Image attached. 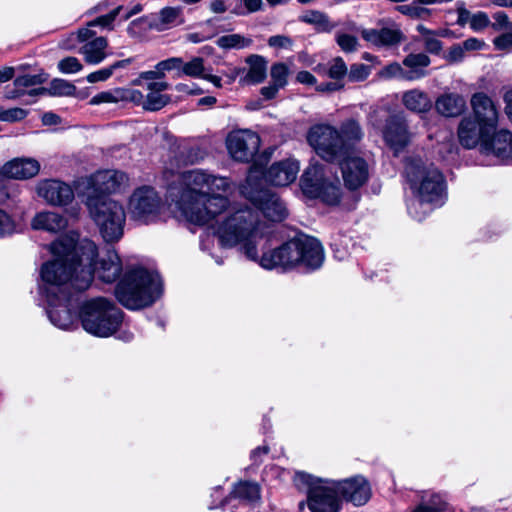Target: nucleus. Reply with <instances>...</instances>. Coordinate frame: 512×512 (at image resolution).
Wrapping results in <instances>:
<instances>
[{
  "mask_svg": "<svg viewBox=\"0 0 512 512\" xmlns=\"http://www.w3.org/2000/svg\"><path fill=\"white\" fill-rule=\"evenodd\" d=\"M230 187L229 180L202 169L181 172L169 184L167 196L177 217L198 226H208L224 247L239 245L245 256L262 268L289 270L297 265L319 268L324 261L318 240L308 236L294 238L278 248L258 255L267 226L259 212L248 206H231L221 195Z\"/></svg>",
  "mask_w": 512,
  "mask_h": 512,
  "instance_id": "nucleus-1",
  "label": "nucleus"
},
{
  "mask_svg": "<svg viewBox=\"0 0 512 512\" xmlns=\"http://www.w3.org/2000/svg\"><path fill=\"white\" fill-rule=\"evenodd\" d=\"M53 259L42 265L41 275L49 283H72L75 291L88 289L94 278L104 283L115 282L123 271L120 256L114 249L99 254L89 239L76 234L65 235L50 246Z\"/></svg>",
  "mask_w": 512,
  "mask_h": 512,
  "instance_id": "nucleus-2",
  "label": "nucleus"
},
{
  "mask_svg": "<svg viewBox=\"0 0 512 512\" xmlns=\"http://www.w3.org/2000/svg\"><path fill=\"white\" fill-rule=\"evenodd\" d=\"M404 176L416 198L408 205L409 214L421 221L436 206L442 204L444 178L432 164L419 156L405 159Z\"/></svg>",
  "mask_w": 512,
  "mask_h": 512,
  "instance_id": "nucleus-3",
  "label": "nucleus"
},
{
  "mask_svg": "<svg viewBox=\"0 0 512 512\" xmlns=\"http://www.w3.org/2000/svg\"><path fill=\"white\" fill-rule=\"evenodd\" d=\"M307 141L323 160L339 166L345 185H352V146L346 129L318 124L310 128Z\"/></svg>",
  "mask_w": 512,
  "mask_h": 512,
  "instance_id": "nucleus-4",
  "label": "nucleus"
},
{
  "mask_svg": "<svg viewBox=\"0 0 512 512\" xmlns=\"http://www.w3.org/2000/svg\"><path fill=\"white\" fill-rule=\"evenodd\" d=\"M457 134L460 144L467 149L479 146L485 155L512 160V134L508 130L485 129L481 122L468 116L460 121Z\"/></svg>",
  "mask_w": 512,
  "mask_h": 512,
  "instance_id": "nucleus-5",
  "label": "nucleus"
},
{
  "mask_svg": "<svg viewBox=\"0 0 512 512\" xmlns=\"http://www.w3.org/2000/svg\"><path fill=\"white\" fill-rule=\"evenodd\" d=\"M162 293V281L157 273L143 268L132 269L116 287V297L128 309L136 310L152 305Z\"/></svg>",
  "mask_w": 512,
  "mask_h": 512,
  "instance_id": "nucleus-6",
  "label": "nucleus"
},
{
  "mask_svg": "<svg viewBox=\"0 0 512 512\" xmlns=\"http://www.w3.org/2000/svg\"><path fill=\"white\" fill-rule=\"evenodd\" d=\"M346 483L317 478L304 472H298L294 477L297 489L307 494V505L311 512H338L341 497L346 493Z\"/></svg>",
  "mask_w": 512,
  "mask_h": 512,
  "instance_id": "nucleus-7",
  "label": "nucleus"
},
{
  "mask_svg": "<svg viewBox=\"0 0 512 512\" xmlns=\"http://www.w3.org/2000/svg\"><path fill=\"white\" fill-rule=\"evenodd\" d=\"M89 215L107 243L119 241L124 234L126 212L123 205L108 196H88Z\"/></svg>",
  "mask_w": 512,
  "mask_h": 512,
  "instance_id": "nucleus-8",
  "label": "nucleus"
},
{
  "mask_svg": "<svg viewBox=\"0 0 512 512\" xmlns=\"http://www.w3.org/2000/svg\"><path fill=\"white\" fill-rule=\"evenodd\" d=\"M79 318L87 333L106 338L118 331L123 321V313L113 302L99 297L81 305Z\"/></svg>",
  "mask_w": 512,
  "mask_h": 512,
  "instance_id": "nucleus-9",
  "label": "nucleus"
},
{
  "mask_svg": "<svg viewBox=\"0 0 512 512\" xmlns=\"http://www.w3.org/2000/svg\"><path fill=\"white\" fill-rule=\"evenodd\" d=\"M262 171L252 166L246 181L240 187L241 194L252 202L262 214L271 221H282L287 216V210L279 197L268 189H264L261 181Z\"/></svg>",
  "mask_w": 512,
  "mask_h": 512,
  "instance_id": "nucleus-10",
  "label": "nucleus"
},
{
  "mask_svg": "<svg viewBox=\"0 0 512 512\" xmlns=\"http://www.w3.org/2000/svg\"><path fill=\"white\" fill-rule=\"evenodd\" d=\"M40 292L47 301V314L52 324L60 329H70L76 323V316L71 311L72 283H49L41 276Z\"/></svg>",
  "mask_w": 512,
  "mask_h": 512,
  "instance_id": "nucleus-11",
  "label": "nucleus"
},
{
  "mask_svg": "<svg viewBox=\"0 0 512 512\" xmlns=\"http://www.w3.org/2000/svg\"><path fill=\"white\" fill-rule=\"evenodd\" d=\"M260 137L249 129L231 131L226 138V147L230 156L239 162H249L260 148Z\"/></svg>",
  "mask_w": 512,
  "mask_h": 512,
  "instance_id": "nucleus-12",
  "label": "nucleus"
},
{
  "mask_svg": "<svg viewBox=\"0 0 512 512\" xmlns=\"http://www.w3.org/2000/svg\"><path fill=\"white\" fill-rule=\"evenodd\" d=\"M162 201L153 187L142 186L129 198L128 209L135 219L147 222L160 211Z\"/></svg>",
  "mask_w": 512,
  "mask_h": 512,
  "instance_id": "nucleus-13",
  "label": "nucleus"
},
{
  "mask_svg": "<svg viewBox=\"0 0 512 512\" xmlns=\"http://www.w3.org/2000/svg\"><path fill=\"white\" fill-rule=\"evenodd\" d=\"M36 193L46 203L52 206H65L74 199L72 187L56 178L42 179L36 184Z\"/></svg>",
  "mask_w": 512,
  "mask_h": 512,
  "instance_id": "nucleus-14",
  "label": "nucleus"
},
{
  "mask_svg": "<svg viewBox=\"0 0 512 512\" xmlns=\"http://www.w3.org/2000/svg\"><path fill=\"white\" fill-rule=\"evenodd\" d=\"M383 136L386 144L394 151L395 155H398L409 145L412 134L408 131L403 117L391 116L386 121Z\"/></svg>",
  "mask_w": 512,
  "mask_h": 512,
  "instance_id": "nucleus-15",
  "label": "nucleus"
},
{
  "mask_svg": "<svg viewBox=\"0 0 512 512\" xmlns=\"http://www.w3.org/2000/svg\"><path fill=\"white\" fill-rule=\"evenodd\" d=\"M253 166L262 169L257 164ZM299 169V163L295 159L281 160L272 164L265 173L262 172L261 181L263 182L264 176V180L274 186H288L295 181Z\"/></svg>",
  "mask_w": 512,
  "mask_h": 512,
  "instance_id": "nucleus-16",
  "label": "nucleus"
},
{
  "mask_svg": "<svg viewBox=\"0 0 512 512\" xmlns=\"http://www.w3.org/2000/svg\"><path fill=\"white\" fill-rule=\"evenodd\" d=\"M473 119L496 131L499 119L498 109L493 100L483 92L474 93L470 100Z\"/></svg>",
  "mask_w": 512,
  "mask_h": 512,
  "instance_id": "nucleus-17",
  "label": "nucleus"
},
{
  "mask_svg": "<svg viewBox=\"0 0 512 512\" xmlns=\"http://www.w3.org/2000/svg\"><path fill=\"white\" fill-rule=\"evenodd\" d=\"M90 183L96 192L116 193L129 185V177L118 170H103L94 173Z\"/></svg>",
  "mask_w": 512,
  "mask_h": 512,
  "instance_id": "nucleus-18",
  "label": "nucleus"
},
{
  "mask_svg": "<svg viewBox=\"0 0 512 512\" xmlns=\"http://www.w3.org/2000/svg\"><path fill=\"white\" fill-rule=\"evenodd\" d=\"M41 165L39 161L32 157H17L6 162L0 173L8 178L17 180H27L37 176Z\"/></svg>",
  "mask_w": 512,
  "mask_h": 512,
  "instance_id": "nucleus-19",
  "label": "nucleus"
},
{
  "mask_svg": "<svg viewBox=\"0 0 512 512\" xmlns=\"http://www.w3.org/2000/svg\"><path fill=\"white\" fill-rule=\"evenodd\" d=\"M327 184L324 177V168L319 163L310 164L300 180L301 190L309 198H318Z\"/></svg>",
  "mask_w": 512,
  "mask_h": 512,
  "instance_id": "nucleus-20",
  "label": "nucleus"
},
{
  "mask_svg": "<svg viewBox=\"0 0 512 512\" xmlns=\"http://www.w3.org/2000/svg\"><path fill=\"white\" fill-rule=\"evenodd\" d=\"M361 36L367 42L383 47L396 46L404 40L402 31L396 25L384 27L380 30L362 29Z\"/></svg>",
  "mask_w": 512,
  "mask_h": 512,
  "instance_id": "nucleus-21",
  "label": "nucleus"
},
{
  "mask_svg": "<svg viewBox=\"0 0 512 512\" xmlns=\"http://www.w3.org/2000/svg\"><path fill=\"white\" fill-rule=\"evenodd\" d=\"M167 82H149L147 84L148 93L144 96L143 109L148 111H158L166 106L171 98L169 95L162 94V91L168 89Z\"/></svg>",
  "mask_w": 512,
  "mask_h": 512,
  "instance_id": "nucleus-22",
  "label": "nucleus"
},
{
  "mask_svg": "<svg viewBox=\"0 0 512 512\" xmlns=\"http://www.w3.org/2000/svg\"><path fill=\"white\" fill-rule=\"evenodd\" d=\"M436 110L445 117H457L466 109V100L456 93L441 95L435 103Z\"/></svg>",
  "mask_w": 512,
  "mask_h": 512,
  "instance_id": "nucleus-23",
  "label": "nucleus"
},
{
  "mask_svg": "<svg viewBox=\"0 0 512 512\" xmlns=\"http://www.w3.org/2000/svg\"><path fill=\"white\" fill-rule=\"evenodd\" d=\"M182 7H164L152 21L151 27L157 31H164L184 23Z\"/></svg>",
  "mask_w": 512,
  "mask_h": 512,
  "instance_id": "nucleus-24",
  "label": "nucleus"
},
{
  "mask_svg": "<svg viewBox=\"0 0 512 512\" xmlns=\"http://www.w3.org/2000/svg\"><path fill=\"white\" fill-rule=\"evenodd\" d=\"M108 41L105 37H96L82 45L79 52L83 55L86 63L97 65L107 57L106 49Z\"/></svg>",
  "mask_w": 512,
  "mask_h": 512,
  "instance_id": "nucleus-25",
  "label": "nucleus"
},
{
  "mask_svg": "<svg viewBox=\"0 0 512 512\" xmlns=\"http://www.w3.org/2000/svg\"><path fill=\"white\" fill-rule=\"evenodd\" d=\"M31 226L37 230L58 232L67 226L66 219L56 212H40L33 218Z\"/></svg>",
  "mask_w": 512,
  "mask_h": 512,
  "instance_id": "nucleus-26",
  "label": "nucleus"
},
{
  "mask_svg": "<svg viewBox=\"0 0 512 512\" xmlns=\"http://www.w3.org/2000/svg\"><path fill=\"white\" fill-rule=\"evenodd\" d=\"M430 58L424 53H411L403 60V65L407 67L406 80L412 81L423 78L427 75L426 68L430 65Z\"/></svg>",
  "mask_w": 512,
  "mask_h": 512,
  "instance_id": "nucleus-27",
  "label": "nucleus"
},
{
  "mask_svg": "<svg viewBox=\"0 0 512 512\" xmlns=\"http://www.w3.org/2000/svg\"><path fill=\"white\" fill-rule=\"evenodd\" d=\"M249 65L246 75L240 79L243 84H258L264 81L267 74V62L264 57L251 55L246 59Z\"/></svg>",
  "mask_w": 512,
  "mask_h": 512,
  "instance_id": "nucleus-28",
  "label": "nucleus"
},
{
  "mask_svg": "<svg viewBox=\"0 0 512 512\" xmlns=\"http://www.w3.org/2000/svg\"><path fill=\"white\" fill-rule=\"evenodd\" d=\"M402 103L408 110L415 113L427 112L432 106V102L427 93L419 89L404 92Z\"/></svg>",
  "mask_w": 512,
  "mask_h": 512,
  "instance_id": "nucleus-29",
  "label": "nucleus"
},
{
  "mask_svg": "<svg viewBox=\"0 0 512 512\" xmlns=\"http://www.w3.org/2000/svg\"><path fill=\"white\" fill-rule=\"evenodd\" d=\"M260 499V488L256 483L239 482L227 501L238 500L240 503H252Z\"/></svg>",
  "mask_w": 512,
  "mask_h": 512,
  "instance_id": "nucleus-30",
  "label": "nucleus"
},
{
  "mask_svg": "<svg viewBox=\"0 0 512 512\" xmlns=\"http://www.w3.org/2000/svg\"><path fill=\"white\" fill-rule=\"evenodd\" d=\"M314 71L321 76H327L342 83V80L347 75L348 68L342 58L336 57L328 64H318L314 67Z\"/></svg>",
  "mask_w": 512,
  "mask_h": 512,
  "instance_id": "nucleus-31",
  "label": "nucleus"
},
{
  "mask_svg": "<svg viewBox=\"0 0 512 512\" xmlns=\"http://www.w3.org/2000/svg\"><path fill=\"white\" fill-rule=\"evenodd\" d=\"M299 20L301 22L313 25L318 32H330L334 25L329 21L327 15L320 11L311 10L303 13Z\"/></svg>",
  "mask_w": 512,
  "mask_h": 512,
  "instance_id": "nucleus-32",
  "label": "nucleus"
},
{
  "mask_svg": "<svg viewBox=\"0 0 512 512\" xmlns=\"http://www.w3.org/2000/svg\"><path fill=\"white\" fill-rule=\"evenodd\" d=\"M354 506L365 505L372 496V489L369 481L361 476H354Z\"/></svg>",
  "mask_w": 512,
  "mask_h": 512,
  "instance_id": "nucleus-33",
  "label": "nucleus"
},
{
  "mask_svg": "<svg viewBox=\"0 0 512 512\" xmlns=\"http://www.w3.org/2000/svg\"><path fill=\"white\" fill-rule=\"evenodd\" d=\"M132 61V58L116 61L108 67L90 73L87 75L86 79L89 83L106 81L113 75L115 70L128 67Z\"/></svg>",
  "mask_w": 512,
  "mask_h": 512,
  "instance_id": "nucleus-34",
  "label": "nucleus"
},
{
  "mask_svg": "<svg viewBox=\"0 0 512 512\" xmlns=\"http://www.w3.org/2000/svg\"><path fill=\"white\" fill-rule=\"evenodd\" d=\"M216 44L223 49H244L252 44V39L241 34H227L219 37Z\"/></svg>",
  "mask_w": 512,
  "mask_h": 512,
  "instance_id": "nucleus-35",
  "label": "nucleus"
},
{
  "mask_svg": "<svg viewBox=\"0 0 512 512\" xmlns=\"http://www.w3.org/2000/svg\"><path fill=\"white\" fill-rule=\"evenodd\" d=\"M370 159L354 155V189L364 185L370 176Z\"/></svg>",
  "mask_w": 512,
  "mask_h": 512,
  "instance_id": "nucleus-36",
  "label": "nucleus"
},
{
  "mask_svg": "<svg viewBox=\"0 0 512 512\" xmlns=\"http://www.w3.org/2000/svg\"><path fill=\"white\" fill-rule=\"evenodd\" d=\"M205 74L204 60L201 57H193L190 61L182 60L181 76L203 78Z\"/></svg>",
  "mask_w": 512,
  "mask_h": 512,
  "instance_id": "nucleus-37",
  "label": "nucleus"
},
{
  "mask_svg": "<svg viewBox=\"0 0 512 512\" xmlns=\"http://www.w3.org/2000/svg\"><path fill=\"white\" fill-rule=\"evenodd\" d=\"M17 232L15 219L0 207V239L9 237Z\"/></svg>",
  "mask_w": 512,
  "mask_h": 512,
  "instance_id": "nucleus-38",
  "label": "nucleus"
},
{
  "mask_svg": "<svg viewBox=\"0 0 512 512\" xmlns=\"http://www.w3.org/2000/svg\"><path fill=\"white\" fill-rule=\"evenodd\" d=\"M76 91V87L67 80L54 79L50 83L49 92L56 96H70Z\"/></svg>",
  "mask_w": 512,
  "mask_h": 512,
  "instance_id": "nucleus-39",
  "label": "nucleus"
},
{
  "mask_svg": "<svg viewBox=\"0 0 512 512\" xmlns=\"http://www.w3.org/2000/svg\"><path fill=\"white\" fill-rule=\"evenodd\" d=\"M289 68L284 63H275L271 66L270 76L272 83L283 88L287 84Z\"/></svg>",
  "mask_w": 512,
  "mask_h": 512,
  "instance_id": "nucleus-40",
  "label": "nucleus"
},
{
  "mask_svg": "<svg viewBox=\"0 0 512 512\" xmlns=\"http://www.w3.org/2000/svg\"><path fill=\"white\" fill-rule=\"evenodd\" d=\"M378 76L381 79H392L398 78L406 80L407 70H405L399 63L393 62L383 67L379 72Z\"/></svg>",
  "mask_w": 512,
  "mask_h": 512,
  "instance_id": "nucleus-41",
  "label": "nucleus"
},
{
  "mask_svg": "<svg viewBox=\"0 0 512 512\" xmlns=\"http://www.w3.org/2000/svg\"><path fill=\"white\" fill-rule=\"evenodd\" d=\"M159 71L161 72L162 77L165 76L167 72L175 71L177 77H181V66H182V58L181 57H171L160 61L157 63Z\"/></svg>",
  "mask_w": 512,
  "mask_h": 512,
  "instance_id": "nucleus-42",
  "label": "nucleus"
},
{
  "mask_svg": "<svg viewBox=\"0 0 512 512\" xmlns=\"http://www.w3.org/2000/svg\"><path fill=\"white\" fill-rule=\"evenodd\" d=\"M318 198H321L322 201L328 205L338 204L341 199V191L339 186L334 184H327V186L322 191V194L319 195Z\"/></svg>",
  "mask_w": 512,
  "mask_h": 512,
  "instance_id": "nucleus-43",
  "label": "nucleus"
},
{
  "mask_svg": "<svg viewBox=\"0 0 512 512\" xmlns=\"http://www.w3.org/2000/svg\"><path fill=\"white\" fill-rule=\"evenodd\" d=\"M58 69L64 74H74L83 69V65L76 57H66L58 62Z\"/></svg>",
  "mask_w": 512,
  "mask_h": 512,
  "instance_id": "nucleus-44",
  "label": "nucleus"
},
{
  "mask_svg": "<svg viewBox=\"0 0 512 512\" xmlns=\"http://www.w3.org/2000/svg\"><path fill=\"white\" fill-rule=\"evenodd\" d=\"M120 101V92L119 88L111 90V91H104L96 94L93 96L90 100V104L92 105H99L102 103H117Z\"/></svg>",
  "mask_w": 512,
  "mask_h": 512,
  "instance_id": "nucleus-45",
  "label": "nucleus"
},
{
  "mask_svg": "<svg viewBox=\"0 0 512 512\" xmlns=\"http://www.w3.org/2000/svg\"><path fill=\"white\" fill-rule=\"evenodd\" d=\"M120 101H129L143 107L144 94L133 88H119Z\"/></svg>",
  "mask_w": 512,
  "mask_h": 512,
  "instance_id": "nucleus-46",
  "label": "nucleus"
},
{
  "mask_svg": "<svg viewBox=\"0 0 512 512\" xmlns=\"http://www.w3.org/2000/svg\"><path fill=\"white\" fill-rule=\"evenodd\" d=\"M42 75H23L14 80V86L25 92V88L39 85L44 82Z\"/></svg>",
  "mask_w": 512,
  "mask_h": 512,
  "instance_id": "nucleus-47",
  "label": "nucleus"
},
{
  "mask_svg": "<svg viewBox=\"0 0 512 512\" xmlns=\"http://www.w3.org/2000/svg\"><path fill=\"white\" fill-rule=\"evenodd\" d=\"M27 114V110L18 107L10 109L2 108V112H0V120L5 122L21 121L27 116Z\"/></svg>",
  "mask_w": 512,
  "mask_h": 512,
  "instance_id": "nucleus-48",
  "label": "nucleus"
},
{
  "mask_svg": "<svg viewBox=\"0 0 512 512\" xmlns=\"http://www.w3.org/2000/svg\"><path fill=\"white\" fill-rule=\"evenodd\" d=\"M268 45L271 48L280 50H291L293 47V40L286 35H274L269 37L268 39Z\"/></svg>",
  "mask_w": 512,
  "mask_h": 512,
  "instance_id": "nucleus-49",
  "label": "nucleus"
},
{
  "mask_svg": "<svg viewBox=\"0 0 512 512\" xmlns=\"http://www.w3.org/2000/svg\"><path fill=\"white\" fill-rule=\"evenodd\" d=\"M490 24V20L488 15L485 12H477L473 14L470 18V27L474 31H481L488 27Z\"/></svg>",
  "mask_w": 512,
  "mask_h": 512,
  "instance_id": "nucleus-50",
  "label": "nucleus"
},
{
  "mask_svg": "<svg viewBox=\"0 0 512 512\" xmlns=\"http://www.w3.org/2000/svg\"><path fill=\"white\" fill-rule=\"evenodd\" d=\"M120 10H121V7H117L115 9H113L108 14L100 16L97 19L89 22V26L109 27L113 23V21L116 19V17L118 16Z\"/></svg>",
  "mask_w": 512,
  "mask_h": 512,
  "instance_id": "nucleus-51",
  "label": "nucleus"
},
{
  "mask_svg": "<svg viewBox=\"0 0 512 512\" xmlns=\"http://www.w3.org/2000/svg\"><path fill=\"white\" fill-rule=\"evenodd\" d=\"M425 49L432 54H438L442 50V42L436 37V32L423 39Z\"/></svg>",
  "mask_w": 512,
  "mask_h": 512,
  "instance_id": "nucleus-52",
  "label": "nucleus"
},
{
  "mask_svg": "<svg viewBox=\"0 0 512 512\" xmlns=\"http://www.w3.org/2000/svg\"><path fill=\"white\" fill-rule=\"evenodd\" d=\"M466 51L464 50L462 44H455L450 47L446 59L451 63H457L464 59Z\"/></svg>",
  "mask_w": 512,
  "mask_h": 512,
  "instance_id": "nucleus-53",
  "label": "nucleus"
},
{
  "mask_svg": "<svg viewBox=\"0 0 512 512\" xmlns=\"http://www.w3.org/2000/svg\"><path fill=\"white\" fill-rule=\"evenodd\" d=\"M498 50H509L512 48V32L504 33L493 40Z\"/></svg>",
  "mask_w": 512,
  "mask_h": 512,
  "instance_id": "nucleus-54",
  "label": "nucleus"
},
{
  "mask_svg": "<svg viewBox=\"0 0 512 512\" xmlns=\"http://www.w3.org/2000/svg\"><path fill=\"white\" fill-rule=\"evenodd\" d=\"M398 9L401 13L410 15L412 17H423V15L429 14L427 9L411 5L399 6Z\"/></svg>",
  "mask_w": 512,
  "mask_h": 512,
  "instance_id": "nucleus-55",
  "label": "nucleus"
},
{
  "mask_svg": "<svg viewBox=\"0 0 512 512\" xmlns=\"http://www.w3.org/2000/svg\"><path fill=\"white\" fill-rule=\"evenodd\" d=\"M163 78L159 71L158 65L156 64L154 70L144 71L140 73L139 77L133 81L134 85H141L142 80H153Z\"/></svg>",
  "mask_w": 512,
  "mask_h": 512,
  "instance_id": "nucleus-56",
  "label": "nucleus"
},
{
  "mask_svg": "<svg viewBox=\"0 0 512 512\" xmlns=\"http://www.w3.org/2000/svg\"><path fill=\"white\" fill-rule=\"evenodd\" d=\"M462 46L464 50L467 51H478L481 50L485 46V42L478 39V38H468L465 41H463Z\"/></svg>",
  "mask_w": 512,
  "mask_h": 512,
  "instance_id": "nucleus-57",
  "label": "nucleus"
},
{
  "mask_svg": "<svg viewBox=\"0 0 512 512\" xmlns=\"http://www.w3.org/2000/svg\"><path fill=\"white\" fill-rule=\"evenodd\" d=\"M336 42L343 51L349 52L352 50V37L346 33H337Z\"/></svg>",
  "mask_w": 512,
  "mask_h": 512,
  "instance_id": "nucleus-58",
  "label": "nucleus"
},
{
  "mask_svg": "<svg viewBox=\"0 0 512 512\" xmlns=\"http://www.w3.org/2000/svg\"><path fill=\"white\" fill-rule=\"evenodd\" d=\"M372 69V65L359 64L354 67V80L360 81L367 78Z\"/></svg>",
  "mask_w": 512,
  "mask_h": 512,
  "instance_id": "nucleus-59",
  "label": "nucleus"
},
{
  "mask_svg": "<svg viewBox=\"0 0 512 512\" xmlns=\"http://www.w3.org/2000/svg\"><path fill=\"white\" fill-rule=\"evenodd\" d=\"M493 18L495 20V23H493V28L495 29H500V28H507L508 25H509V18H508V15L503 12V11H499V12H496L494 15H493Z\"/></svg>",
  "mask_w": 512,
  "mask_h": 512,
  "instance_id": "nucleus-60",
  "label": "nucleus"
},
{
  "mask_svg": "<svg viewBox=\"0 0 512 512\" xmlns=\"http://www.w3.org/2000/svg\"><path fill=\"white\" fill-rule=\"evenodd\" d=\"M91 27L92 26H89V24H88L87 27L81 28L78 30L77 38L79 41L86 43V42L96 38L95 32L93 30H91Z\"/></svg>",
  "mask_w": 512,
  "mask_h": 512,
  "instance_id": "nucleus-61",
  "label": "nucleus"
},
{
  "mask_svg": "<svg viewBox=\"0 0 512 512\" xmlns=\"http://www.w3.org/2000/svg\"><path fill=\"white\" fill-rule=\"evenodd\" d=\"M343 86V83L334 80V82H328L318 85L316 90L319 92H334L342 89Z\"/></svg>",
  "mask_w": 512,
  "mask_h": 512,
  "instance_id": "nucleus-62",
  "label": "nucleus"
},
{
  "mask_svg": "<svg viewBox=\"0 0 512 512\" xmlns=\"http://www.w3.org/2000/svg\"><path fill=\"white\" fill-rule=\"evenodd\" d=\"M296 79L299 83L307 84V85H314L317 83V80L314 75H312L308 71H300L298 72Z\"/></svg>",
  "mask_w": 512,
  "mask_h": 512,
  "instance_id": "nucleus-63",
  "label": "nucleus"
},
{
  "mask_svg": "<svg viewBox=\"0 0 512 512\" xmlns=\"http://www.w3.org/2000/svg\"><path fill=\"white\" fill-rule=\"evenodd\" d=\"M204 158V152L199 148H191L188 151L186 162L193 164Z\"/></svg>",
  "mask_w": 512,
  "mask_h": 512,
  "instance_id": "nucleus-64",
  "label": "nucleus"
}]
</instances>
